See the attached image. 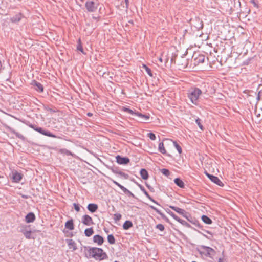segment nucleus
Here are the masks:
<instances>
[{"instance_id": "f257e3e1", "label": "nucleus", "mask_w": 262, "mask_h": 262, "mask_svg": "<svg viewBox=\"0 0 262 262\" xmlns=\"http://www.w3.org/2000/svg\"><path fill=\"white\" fill-rule=\"evenodd\" d=\"M85 256L87 258L93 257L96 260H101L107 258V255L101 248L97 247H85Z\"/></svg>"}, {"instance_id": "f03ea898", "label": "nucleus", "mask_w": 262, "mask_h": 262, "mask_svg": "<svg viewBox=\"0 0 262 262\" xmlns=\"http://www.w3.org/2000/svg\"><path fill=\"white\" fill-rule=\"evenodd\" d=\"M202 94V91L198 88L192 89L189 91L187 96L193 104L197 105L198 99Z\"/></svg>"}, {"instance_id": "7ed1b4c3", "label": "nucleus", "mask_w": 262, "mask_h": 262, "mask_svg": "<svg viewBox=\"0 0 262 262\" xmlns=\"http://www.w3.org/2000/svg\"><path fill=\"white\" fill-rule=\"evenodd\" d=\"M99 4L93 1H87L85 6L88 11L92 12L96 11Z\"/></svg>"}, {"instance_id": "20e7f679", "label": "nucleus", "mask_w": 262, "mask_h": 262, "mask_svg": "<svg viewBox=\"0 0 262 262\" xmlns=\"http://www.w3.org/2000/svg\"><path fill=\"white\" fill-rule=\"evenodd\" d=\"M21 232L23 233V234L27 239H30L32 238V232L30 229V226H25L23 227V228L21 230Z\"/></svg>"}, {"instance_id": "39448f33", "label": "nucleus", "mask_w": 262, "mask_h": 262, "mask_svg": "<svg viewBox=\"0 0 262 262\" xmlns=\"http://www.w3.org/2000/svg\"><path fill=\"white\" fill-rule=\"evenodd\" d=\"M193 64L194 66H199L203 63L205 61V56L203 55H198L194 56Z\"/></svg>"}, {"instance_id": "423d86ee", "label": "nucleus", "mask_w": 262, "mask_h": 262, "mask_svg": "<svg viewBox=\"0 0 262 262\" xmlns=\"http://www.w3.org/2000/svg\"><path fill=\"white\" fill-rule=\"evenodd\" d=\"M82 222L86 226H90L94 223L92 218L88 215H84L82 216Z\"/></svg>"}, {"instance_id": "0eeeda50", "label": "nucleus", "mask_w": 262, "mask_h": 262, "mask_svg": "<svg viewBox=\"0 0 262 262\" xmlns=\"http://www.w3.org/2000/svg\"><path fill=\"white\" fill-rule=\"evenodd\" d=\"M117 162L119 164H127L130 162L129 158L127 157H122L119 155L116 157Z\"/></svg>"}, {"instance_id": "6e6552de", "label": "nucleus", "mask_w": 262, "mask_h": 262, "mask_svg": "<svg viewBox=\"0 0 262 262\" xmlns=\"http://www.w3.org/2000/svg\"><path fill=\"white\" fill-rule=\"evenodd\" d=\"M206 174L209 179L213 183H215L220 186H223L224 185L221 181L217 177L209 174L208 173H207Z\"/></svg>"}, {"instance_id": "1a4fd4ad", "label": "nucleus", "mask_w": 262, "mask_h": 262, "mask_svg": "<svg viewBox=\"0 0 262 262\" xmlns=\"http://www.w3.org/2000/svg\"><path fill=\"white\" fill-rule=\"evenodd\" d=\"M93 242L100 246L103 244L104 238L99 235H95L93 236Z\"/></svg>"}, {"instance_id": "9d476101", "label": "nucleus", "mask_w": 262, "mask_h": 262, "mask_svg": "<svg viewBox=\"0 0 262 262\" xmlns=\"http://www.w3.org/2000/svg\"><path fill=\"white\" fill-rule=\"evenodd\" d=\"M12 178L15 182H19L22 179V174L17 171L12 172Z\"/></svg>"}, {"instance_id": "9b49d317", "label": "nucleus", "mask_w": 262, "mask_h": 262, "mask_svg": "<svg viewBox=\"0 0 262 262\" xmlns=\"http://www.w3.org/2000/svg\"><path fill=\"white\" fill-rule=\"evenodd\" d=\"M24 16L21 13H18L11 18V22L13 23H17L20 21L23 18Z\"/></svg>"}, {"instance_id": "f8f14e48", "label": "nucleus", "mask_w": 262, "mask_h": 262, "mask_svg": "<svg viewBox=\"0 0 262 262\" xmlns=\"http://www.w3.org/2000/svg\"><path fill=\"white\" fill-rule=\"evenodd\" d=\"M67 244L69 249L72 251H75L77 249L76 243L72 239L67 240Z\"/></svg>"}, {"instance_id": "ddd939ff", "label": "nucleus", "mask_w": 262, "mask_h": 262, "mask_svg": "<svg viewBox=\"0 0 262 262\" xmlns=\"http://www.w3.org/2000/svg\"><path fill=\"white\" fill-rule=\"evenodd\" d=\"M32 84L35 87V89L39 92H42L43 91V87L40 83L34 81L32 82Z\"/></svg>"}, {"instance_id": "4468645a", "label": "nucleus", "mask_w": 262, "mask_h": 262, "mask_svg": "<svg viewBox=\"0 0 262 262\" xmlns=\"http://www.w3.org/2000/svg\"><path fill=\"white\" fill-rule=\"evenodd\" d=\"M35 130H36L37 132L40 133V134L45 135V136H47L48 137H54V138L56 137V136L55 135L52 134L50 132H46V131L43 130L41 128H35Z\"/></svg>"}, {"instance_id": "2eb2a0df", "label": "nucleus", "mask_w": 262, "mask_h": 262, "mask_svg": "<svg viewBox=\"0 0 262 262\" xmlns=\"http://www.w3.org/2000/svg\"><path fill=\"white\" fill-rule=\"evenodd\" d=\"M35 219V215L32 212L28 213L25 217V221L27 223L33 222Z\"/></svg>"}, {"instance_id": "dca6fc26", "label": "nucleus", "mask_w": 262, "mask_h": 262, "mask_svg": "<svg viewBox=\"0 0 262 262\" xmlns=\"http://www.w3.org/2000/svg\"><path fill=\"white\" fill-rule=\"evenodd\" d=\"M174 183L181 188H184L185 187L184 182L180 178H176L174 180Z\"/></svg>"}, {"instance_id": "f3484780", "label": "nucleus", "mask_w": 262, "mask_h": 262, "mask_svg": "<svg viewBox=\"0 0 262 262\" xmlns=\"http://www.w3.org/2000/svg\"><path fill=\"white\" fill-rule=\"evenodd\" d=\"M65 227L70 230H73L74 228L73 220L68 221L65 224Z\"/></svg>"}, {"instance_id": "a211bd4d", "label": "nucleus", "mask_w": 262, "mask_h": 262, "mask_svg": "<svg viewBox=\"0 0 262 262\" xmlns=\"http://www.w3.org/2000/svg\"><path fill=\"white\" fill-rule=\"evenodd\" d=\"M158 150L163 155H167V151L163 142L159 143L158 145Z\"/></svg>"}, {"instance_id": "6ab92c4d", "label": "nucleus", "mask_w": 262, "mask_h": 262, "mask_svg": "<svg viewBox=\"0 0 262 262\" xmlns=\"http://www.w3.org/2000/svg\"><path fill=\"white\" fill-rule=\"evenodd\" d=\"M168 213L170 214L171 216H172L174 220L179 222V223H181L183 225H184L186 223V222L179 217H178L177 215H176L173 212H168Z\"/></svg>"}, {"instance_id": "aec40b11", "label": "nucleus", "mask_w": 262, "mask_h": 262, "mask_svg": "<svg viewBox=\"0 0 262 262\" xmlns=\"http://www.w3.org/2000/svg\"><path fill=\"white\" fill-rule=\"evenodd\" d=\"M88 209L91 212H94L98 209V206L95 204H89L88 206Z\"/></svg>"}, {"instance_id": "412c9836", "label": "nucleus", "mask_w": 262, "mask_h": 262, "mask_svg": "<svg viewBox=\"0 0 262 262\" xmlns=\"http://www.w3.org/2000/svg\"><path fill=\"white\" fill-rule=\"evenodd\" d=\"M140 175L144 180H147L148 178V173L147 171L145 169H142L140 170Z\"/></svg>"}, {"instance_id": "4be33fe9", "label": "nucleus", "mask_w": 262, "mask_h": 262, "mask_svg": "<svg viewBox=\"0 0 262 262\" xmlns=\"http://www.w3.org/2000/svg\"><path fill=\"white\" fill-rule=\"evenodd\" d=\"M170 207L180 214L184 215L185 213V211L180 208L172 206H170Z\"/></svg>"}, {"instance_id": "5701e85b", "label": "nucleus", "mask_w": 262, "mask_h": 262, "mask_svg": "<svg viewBox=\"0 0 262 262\" xmlns=\"http://www.w3.org/2000/svg\"><path fill=\"white\" fill-rule=\"evenodd\" d=\"M136 116L141 118L144 120H148L150 118L149 115H144V114H142L139 112H138V113L136 114Z\"/></svg>"}, {"instance_id": "b1692460", "label": "nucleus", "mask_w": 262, "mask_h": 262, "mask_svg": "<svg viewBox=\"0 0 262 262\" xmlns=\"http://www.w3.org/2000/svg\"><path fill=\"white\" fill-rule=\"evenodd\" d=\"M133 226V224L132 222L129 221H126L125 222V223L123 224V229L125 230H127L130 227Z\"/></svg>"}, {"instance_id": "393cba45", "label": "nucleus", "mask_w": 262, "mask_h": 262, "mask_svg": "<svg viewBox=\"0 0 262 262\" xmlns=\"http://www.w3.org/2000/svg\"><path fill=\"white\" fill-rule=\"evenodd\" d=\"M77 50H79V51H80L82 54H85V53L84 52V51L83 49L80 39H78V45L77 46Z\"/></svg>"}, {"instance_id": "a878e982", "label": "nucleus", "mask_w": 262, "mask_h": 262, "mask_svg": "<svg viewBox=\"0 0 262 262\" xmlns=\"http://www.w3.org/2000/svg\"><path fill=\"white\" fill-rule=\"evenodd\" d=\"M84 233L85 236L90 237L94 233L93 229L92 228H87L85 230Z\"/></svg>"}, {"instance_id": "bb28decb", "label": "nucleus", "mask_w": 262, "mask_h": 262, "mask_svg": "<svg viewBox=\"0 0 262 262\" xmlns=\"http://www.w3.org/2000/svg\"><path fill=\"white\" fill-rule=\"evenodd\" d=\"M122 110L124 112H127L131 115H136V114L138 113V112H135L130 109L125 107H123L122 108Z\"/></svg>"}, {"instance_id": "cd10ccee", "label": "nucleus", "mask_w": 262, "mask_h": 262, "mask_svg": "<svg viewBox=\"0 0 262 262\" xmlns=\"http://www.w3.org/2000/svg\"><path fill=\"white\" fill-rule=\"evenodd\" d=\"M122 110L124 112H127L131 115H136V114L138 113V112H135L130 109L125 107H123L122 108Z\"/></svg>"}, {"instance_id": "c85d7f7f", "label": "nucleus", "mask_w": 262, "mask_h": 262, "mask_svg": "<svg viewBox=\"0 0 262 262\" xmlns=\"http://www.w3.org/2000/svg\"><path fill=\"white\" fill-rule=\"evenodd\" d=\"M202 221L206 224H210L212 223L211 220L206 215H203L202 216Z\"/></svg>"}, {"instance_id": "c756f323", "label": "nucleus", "mask_w": 262, "mask_h": 262, "mask_svg": "<svg viewBox=\"0 0 262 262\" xmlns=\"http://www.w3.org/2000/svg\"><path fill=\"white\" fill-rule=\"evenodd\" d=\"M107 240L110 244H113L115 242V239L114 236L112 234L108 235L107 236Z\"/></svg>"}, {"instance_id": "7c9ffc66", "label": "nucleus", "mask_w": 262, "mask_h": 262, "mask_svg": "<svg viewBox=\"0 0 262 262\" xmlns=\"http://www.w3.org/2000/svg\"><path fill=\"white\" fill-rule=\"evenodd\" d=\"M143 68L145 70L146 72L147 73L149 76H152L151 71L147 66H146L145 64H143Z\"/></svg>"}, {"instance_id": "2f4dec72", "label": "nucleus", "mask_w": 262, "mask_h": 262, "mask_svg": "<svg viewBox=\"0 0 262 262\" xmlns=\"http://www.w3.org/2000/svg\"><path fill=\"white\" fill-rule=\"evenodd\" d=\"M154 209L166 221H168V219L166 217V216L162 213L160 210L157 209V208L153 207Z\"/></svg>"}, {"instance_id": "473e14b6", "label": "nucleus", "mask_w": 262, "mask_h": 262, "mask_svg": "<svg viewBox=\"0 0 262 262\" xmlns=\"http://www.w3.org/2000/svg\"><path fill=\"white\" fill-rule=\"evenodd\" d=\"M173 145L178 150V152L181 154L182 152V149L181 146L178 144V143L176 141H173Z\"/></svg>"}, {"instance_id": "72a5a7b5", "label": "nucleus", "mask_w": 262, "mask_h": 262, "mask_svg": "<svg viewBox=\"0 0 262 262\" xmlns=\"http://www.w3.org/2000/svg\"><path fill=\"white\" fill-rule=\"evenodd\" d=\"M113 183H114L115 185L118 186L122 190H123L124 192H126L127 191L126 188H125L124 186L120 185L119 183H118L116 181L113 180Z\"/></svg>"}, {"instance_id": "f704fd0d", "label": "nucleus", "mask_w": 262, "mask_h": 262, "mask_svg": "<svg viewBox=\"0 0 262 262\" xmlns=\"http://www.w3.org/2000/svg\"><path fill=\"white\" fill-rule=\"evenodd\" d=\"M195 122L196 123V124H198V125L199 126L200 129L201 130H204V127L203 126V125H202L201 124V119H199V118H197L195 120Z\"/></svg>"}, {"instance_id": "c9c22d12", "label": "nucleus", "mask_w": 262, "mask_h": 262, "mask_svg": "<svg viewBox=\"0 0 262 262\" xmlns=\"http://www.w3.org/2000/svg\"><path fill=\"white\" fill-rule=\"evenodd\" d=\"M147 137H149L150 138V140H156V136L155 135L152 133H149L147 134Z\"/></svg>"}, {"instance_id": "e433bc0d", "label": "nucleus", "mask_w": 262, "mask_h": 262, "mask_svg": "<svg viewBox=\"0 0 262 262\" xmlns=\"http://www.w3.org/2000/svg\"><path fill=\"white\" fill-rule=\"evenodd\" d=\"M122 215L119 213H116L114 215V219L116 221H118L121 219Z\"/></svg>"}, {"instance_id": "4c0bfd02", "label": "nucleus", "mask_w": 262, "mask_h": 262, "mask_svg": "<svg viewBox=\"0 0 262 262\" xmlns=\"http://www.w3.org/2000/svg\"><path fill=\"white\" fill-rule=\"evenodd\" d=\"M161 171L163 174L167 176H169L170 174L169 171L166 169H162L161 170Z\"/></svg>"}, {"instance_id": "58836bf2", "label": "nucleus", "mask_w": 262, "mask_h": 262, "mask_svg": "<svg viewBox=\"0 0 262 262\" xmlns=\"http://www.w3.org/2000/svg\"><path fill=\"white\" fill-rule=\"evenodd\" d=\"M156 228L160 231H163L164 230V227L162 224H159L156 226Z\"/></svg>"}, {"instance_id": "ea45409f", "label": "nucleus", "mask_w": 262, "mask_h": 262, "mask_svg": "<svg viewBox=\"0 0 262 262\" xmlns=\"http://www.w3.org/2000/svg\"><path fill=\"white\" fill-rule=\"evenodd\" d=\"M206 251L209 254L210 253H214L215 251L213 249L210 247H206Z\"/></svg>"}, {"instance_id": "a19ab883", "label": "nucleus", "mask_w": 262, "mask_h": 262, "mask_svg": "<svg viewBox=\"0 0 262 262\" xmlns=\"http://www.w3.org/2000/svg\"><path fill=\"white\" fill-rule=\"evenodd\" d=\"M74 209L77 212H79L80 211V207L78 204L74 203L73 204Z\"/></svg>"}, {"instance_id": "79ce46f5", "label": "nucleus", "mask_w": 262, "mask_h": 262, "mask_svg": "<svg viewBox=\"0 0 262 262\" xmlns=\"http://www.w3.org/2000/svg\"><path fill=\"white\" fill-rule=\"evenodd\" d=\"M219 262H226L224 258H220L219 259Z\"/></svg>"}, {"instance_id": "37998d69", "label": "nucleus", "mask_w": 262, "mask_h": 262, "mask_svg": "<svg viewBox=\"0 0 262 262\" xmlns=\"http://www.w3.org/2000/svg\"><path fill=\"white\" fill-rule=\"evenodd\" d=\"M251 3H253L255 6H257L254 0H252Z\"/></svg>"}, {"instance_id": "c03bdc74", "label": "nucleus", "mask_w": 262, "mask_h": 262, "mask_svg": "<svg viewBox=\"0 0 262 262\" xmlns=\"http://www.w3.org/2000/svg\"><path fill=\"white\" fill-rule=\"evenodd\" d=\"M87 115H88L89 117H91V116H92L93 114H92V113H90V112H89V113H88L87 114Z\"/></svg>"}, {"instance_id": "a18cd8bd", "label": "nucleus", "mask_w": 262, "mask_h": 262, "mask_svg": "<svg viewBox=\"0 0 262 262\" xmlns=\"http://www.w3.org/2000/svg\"><path fill=\"white\" fill-rule=\"evenodd\" d=\"M159 60L160 62H163V59H162V58L161 57H160L159 58Z\"/></svg>"}, {"instance_id": "49530a36", "label": "nucleus", "mask_w": 262, "mask_h": 262, "mask_svg": "<svg viewBox=\"0 0 262 262\" xmlns=\"http://www.w3.org/2000/svg\"><path fill=\"white\" fill-rule=\"evenodd\" d=\"M66 153L68 155H71V152L68 150H66Z\"/></svg>"}, {"instance_id": "de8ad7c7", "label": "nucleus", "mask_w": 262, "mask_h": 262, "mask_svg": "<svg viewBox=\"0 0 262 262\" xmlns=\"http://www.w3.org/2000/svg\"><path fill=\"white\" fill-rule=\"evenodd\" d=\"M64 149H61V150H60V151H61V152H64Z\"/></svg>"}, {"instance_id": "09e8293b", "label": "nucleus", "mask_w": 262, "mask_h": 262, "mask_svg": "<svg viewBox=\"0 0 262 262\" xmlns=\"http://www.w3.org/2000/svg\"><path fill=\"white\" fill-rule=\"evenodd\" d=\"M125 2H126V3H127V2H128V0H125Z\"/></svg>"}]
</instances>
